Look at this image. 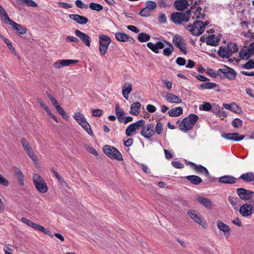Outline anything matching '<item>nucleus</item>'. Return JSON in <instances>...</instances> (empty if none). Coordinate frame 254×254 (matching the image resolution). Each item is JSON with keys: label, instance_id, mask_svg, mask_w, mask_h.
<instances>
[{"label": "nucleus", "instance_id": "1", "mask_svg": "<svg viewBox=\"0 0 254 254\" xmlns=\"http://www.w3.org/2000/svg\"><path fill=\"white\" fill-rule=\"evenodd\" d=\"M198 117L195 114H190L188 117L185 118L180 125L179 128L183 131H187L190 129L198 120Z\"/></svg>", "mask_w": 254, "mask_h": 254}, {"label": "nucleus", "instance_id": "2", "mask_svg": "<svg viewBox=\"0 0 254 254\" xmlns=\"http://www.w3.org/2000/svg\"><path fill=\"white\" fill-rule=\"evenodd\" d=\"M103 151L106 155L111 159L118 161L123 160V157L121 152L112 146L109 145H104L103 147Z\"/></svg>", "mask_w": 254, "mask_h": 254}, {"label": "nucleus", "instance_id": "3", "mask_svg": "<svg viewBox=\"0 0 254 254\" xmlns=\"http://www.w3.org/2000/svg\"><path fill=\"white\" fill-rule=\"evenodd\" d=\"M99 52L100 55L103 56L106 54L108 47L111 43V40L108 36L103 34L99 36Z\"/></svg>", "mask_w": 254, "mask_h": 254}, {"label": "nucleus", "instance_id": "4", "mask_svg": "<svg viewBox=\"0 0 254 254\" xmlns=\"http://www.w3.org/2000/svg\"><path fill=\"white\" fill-rule=\"evenodd\" d=\"M190 10H188L186 13L175 12L171 14L172 20L177 24H180L182 22H188L190 16Z\"/></svg>", "mask_w": 254, "mask_h": 254}, {"label": "nucleus", "instance_id": "5", "mask_svg": "<svg viewBox=\"0 0 254 254\" xmlns=\"http://www.w3.org/2000/svg\"><path fill=\"white\" fill-rule=\"evenodd\" d=\"M187 29L193 35L199 36L204 31L203 22L200 20H196L192 25L188 26Z\"/></svg>", "mask_w": 254, "mask_h": 254}, {"label": "nucleus", "instance_id": "6", "mask_svg": "<svg viewBox=\"0 0 254 254\" xmlns=\"http://www.w3.org/2000/svg\"><path fill=\"white\" fill-rule=\"evenodd\" d=\"M34 184L37 190L41 193L48 191V187L44 179L37 174H34L33 177Z\"/></svg>", "mask_w": 254, "mask_h": 254}, {"label": "nucleus", "instance_id": "7", "mask_svg": "<svg viewBox=\"0 0 254 254\" xmlns=\"http://www.w3.org/2000/svg\"><path fill=\"white\" fill-rule=\"evenodd\" d=\"M21 220L22 222L27 224L29 227H31V228L35 230H39V231L42 232L44 233L45 234L50 237H53V235L51 232L45 229L43 226L38 225L25 217L21 218Z\"/></svg>", "mask_w": 254, "mask_h": 254}, {"label": "nucleus", "instance_id": "8", "mask_svg": "<svg viewBox=\"0 0 254 254\" xmlns=\"http://www.w3.org/2000/svg\"><path fill=\"white\" fill-rule=\"evenodd\" d=\"M21 143L28 156L34 163H36L38 161L37 157L35 155L34 152L29 142L25 138H22L21 139Z\"/></svg>", "mask_w": 254, "mask_h": 254}, {"label": "nucleus", "instance_id": "9", "mask_svg": "<svg viewBox=\"0 0 254 254\" xmlns=\"http://www.w3.org/2000/svg\"><path fill=\"white\" fill-rule=\"evenodd\" d=\"M140 134L147 139H149L153 136L155 134L154 125L151 123L145 125L140 131Z\"/></svg>", "mask_w": 254, "mask_h": 254}, {"label": "nucleus", "instance_id": "10", "mask_svg": "<svg viewBox=\"0 0 254 254\" xmlns=\"http://www.w3.org/2000/svg\"><path fill=\"white\" fill-rule=\"evenodd\" d=\"M217 74L221 77H225L230 80H234L236 77L235 71L231 68L219 69L217 70Z\"/></svg>", "mask_w": 254, "mask_h": 254}, {"label": "nucleus", "instance_id": "11", "mask_svg": "<svg viewBox=\"0 0 254 254\" xmlns=\"http://www.w3.org/2000/svg\"><path fill=\"white\" fill-rule=\"evenodd\" d=\"M173 44L180 50L185 55L187 54L186 50V42L183 37L179 35H175L173 38Z\"/></svg>", "mask_w": 254, "mask_h": 254}, {"label": "nucleus", "instance_id": "12", "mask_svg": "<svg viewBox=\"0 0 254 254\" xmlns=\"http://www.w3.org/2000/svg\"><path fill=\"white\" fill-rule=\"evenodd\" d=\"M239 212L244 217H248L254 213V208L251 204L245 203L240 208Z\"/></svg>", "mask_w": 254, "mask_h": 254}, {"label": "nucleus", "instance_id": "13", "mask_svg": "<svg viewBox=\"0 0 254 254\" xmlns=\"http://www.w3.org/2000/svg\"><path fill=\"white\" fill-rule=\"evenodd\" d=\"M237 192L240 198L244 200L251 199L254 194V191L243 188L238 189Z\"/></svg>", "mask_w": 254, "mask_h": 254}, {"label": "nucleus", "instance_id": "14", "mask_svg": "<svg viewBox=\"0 0 254 254\" xmlns=\"http://www.w3.org/2000/svg\"><path fill=\"white\" fill-rule=\"evenodd\" d=\"M78 62V60L65 59L57 61L53 64L54 67L56 68H60L62 67L69 66L71 64H74Z\"/></svg>", "mask_w": 254, "mask_h": 254}, {"label": "nucleus", "instance_id": "15", "mask_svg": "<svg viewBox=\"0 0 254 254\" xmlns=\"http://www.w3.org/2000/svg\"><path fill=\"white\" fill-rule=\"evenodd\" d=\"M75 35L80 38L82 43L87 47L90 46L91 41L90 37L79 30H75L74 31Z\"/></svg>", "mask_w": 254, "mask_h": 254}, {"label": "nucleus", "instance_id": "16", "mask_svg": "<svg viewBox=\"0 0 254 254\" xmlns=\"http://www.w3.org/2000/svg\"><path fill=\"white\" fill-rule=\"evenodd\" d=\"M222 136L227 140L234 141H241L245 137L244 135H240L237 132L232 133H224L222 135Z\"/></svg>", "mask_w": 254, "mask_h": 254}, {"label": "nucleus", "instance_id": "17", "mask_svg": "<svg viewBox=\"0 0 254 254\" xmlns=\"http://www.w3.org/2000/svg\"><path fill=\"white\" fill-rule=\"evenodd\" d=\"M189 164L196 173L203 174L206 177L209 176V172L208 170L204 166L200 165H196L191 162H189Z\"/></svg>", "mask_w": 254, "mask_h": 254}, {"label": "nucleus", "instance_id": "18", "mask_svg": "<svg viewBox=\"0 0 254 254\" xmlns=\"http://www.w3.org/2000/svg\"><path fill=\"white\" fill-rule=\"evenodd\" d=\"M7 23L11 25L12 28L16 30L19 34L23 35L26 33L27 29L22 25L16 23L11 19H10Z\"/></svg>", "mask_w": 254, "mask_h": 254}, {"label": "nucleus", "instance_id": "19", "mask_svg": "<svg viewBox=\"0 0 254 254\" xmlns=\"http://www.w3.org/2000/svg\"><path fill=\"white\" fill-rule=\"evenodd\" d=\"M188 214L194 222L199 225H202V219L196 210L192 209L188 210Z\"/></svg>", "mask_w": 254, "mask_h": 254}, {"label": "nucleus", "instance_id": "20", "mask_svg": "<svg viewBox=\"0 0 254 254\" xmlns=\"http://www.w3.org/2000/svg\"><path fill=\"white\" fill-rule=\"evenodd\" d=\"M69 18L78 24L84 25L86 24L88 19L87 17L76 14H71L69 15Z\"/></svg>", "mask_w": 254, "mask_h": 254}, {"label": "nucleus", "instance_id": "21", "mask_svg": "<svg viewBox=\"0 0 254 254\" xmlns=\"http://www.w3.org/2000/svg\"><path fill=\"white\" fill-rule=\"evenodd\" d=\"M174 6L177 10L183 11L189 6V1L188 0H176Z\"/></svg>", "mask_w": 254, "mask_h": 254}, {"label": "nucleus", "instance_id": "22", "mask_svg": "<svg viewBox=\"0 0 254 254\" xmlns=\"http://www.w3.org/2000/svg\"><path fill=\"white\" fill-rule=\"evenodd\" d=\"M147 46L155 53H158L160 49H162L164 47V45L162 42H157L155 44L152 42H149L147 44Z\"/></svg>", "mask_w": 254, "mask_h": 254}, {"label": "nucleus", "instance_id": "23", "mask_svg": "<svg viewBox=\"0 0 254 254\" xmlns=\"http://www.w3.org/2000/svg\"><path fill=\"white\" fill-rule=\"evenodd\" d=\"M196 200L207 209H210L213 207V202L208 198L198 196L196 197Z\"/></svg>", "mask_w": 254, "mask_h": 254}, {"label": "nucleus", "instance_id": "24", "mask_svg": "<svg viewBox=\"0 0 254 254\" xmlns=\"http://www.w3.org/2000/svg\"><path fill=\"white\" fill-rule=\"evenodd\" d=\"M217 226L220 231L223 232L226 237L230 235L231 229L228 225L219 220L217 222Z\"/></svg>", "mask_w": 254, "mask_h": 254}, {"label": "nucleus", "instance_id": "25", "mask_svg": "<svg viewBox=\"0 0 254 254\" xmlns=\"http://www.w3.org/2000/svg\"><path fill=\"white\" fill-rule=\"evenodd\" d=\"M163 97L166 101L171 103L179 104L182 101V99L178 96L171 93H167L166 95Z\"/></svg>", "mask_w": 254, "mask_h": 254}, {"label": "nucleus", "instance_id": "26", "mask_svg": "<svg viewBox=\"0 0 254 254\" xmlns=\"http://www.w3.org/2000/svg\"><path fill=\"white\" fill-rule=\"evenodd\" d=\"M237 179L230 175H224L221 177L218 180L219 183L222 184H231L236 182Z\"/></svg>", "mask_w": 254, "mask_h": 254}, {"label": "nucleus", "instance_id": "27", "mask_svg": "<svg viewBox=\"0 0 254 254\" xmlns=\"http://www.w3.org/2000/svg\"><path fill=\"white\" fill-rule=\"evenodd\" d=\"M132 91V85L130 83L127 82L123 86L122 94L126 99H128V95Z\"/></svg>", "mask_w": 254, "mask_h": 254}, {"label": "nucleus", "instance_id": "28", "mask_svg": "<svg viewBox=\"0 0 254 254\" xmlns=\"http://www.w3.org/2000/svg\"><path fill=\"white\" fill-rule=\"evenodd\" d=\"M116 39L120 42H125L129 40V39H132L128 35L123 32H117L115 33Z\"/></svg>", "mask_w": 254, "mask_h": 254}, {"label": "nucleus", "instance_id": "29", "mask_svg": "<svg viewBox=\"0 0 254 254\" xmlns=\"http://www.w3.org/2000/svg\"><path fill=\"white\" fill-rule=\"evenodd\" d=\"M141 106V104L136 102L133 103L130 107V113L132 115L136 116L140 112V108Z\"/></svg>", "mask_w": 254, "mask_h": 254}, {"label": "nucleus", "instance_id": "30", "mask_svg": "<svg viewBox=\"0 0 254 254\" xmlns=\"http://www.w3.org/2000/svg\"><path fill=\"white\" fill-rule=\"evenodd\" d=\"M183 108L181 107H178L173 108L168 112V115L170 117H176L181 116L183 114Z\"/></svg>", "mask_w": 254, "mask_h": 254}, {"label": "nucleus", "instance_id": "31", "mask_svg": "<svg viewBox=\"0 0 254 254\" xmlns=\"http://www.w3.org/2000/svg\"><path fill=\"white\" fill-rule=\"evenodd\" d=\"M115 114L120 122L123 121V118L125 115L124 111L120 107L118 104H116L115 106Z\"/></svg>", "mask_w": 254, "mask_h": 254}, {"label": "nucleus", "instance_id": "32", "mask_svg": "<svg viewBox=\"0 0 254 254\" xmlns=\"http://www.w3.org/2000/svg\"><path fill=\"white\" fill-rule=\"evenodd\" d=\"M206 43L208 45L216 47L218 45L219 41L216 39L215 35H210L206 38Z\"/></svg>", "mask_w": 254, "mask_h": 254}, {"label": "nucleus", "instance_id": "33", "mask_svg": "<svg viewBox=\"0 0 254 254\" xmlns=\"http://www.w3.org/2000/svg\"><path fill=\"white\" fill-rule=\"evenodd\" d=\"M218 54L220 57L223 58L229 59L231 57L226 46L220 47L218 51Z\"/></svg>", "mask_w": 254, "mask_h": 254}, {"label": "nucleus", "instance_id": "34", "mask_svg": "<svg viewBox=\"0 0 254 254\" xmlns=\"http://www.w3.org/2000/svg\"><path fill=\"white\" fill-rule=\"evenodd\" d=\"M186 179L195 185L199 184L202 181L201 178L195 175L188 176L186 177Z\"/></svg>", "mask_w": 254, "mask_h": 254}, {"label": "nucleus", "instance_id": "35", "mask_svg": "<svg viewBox=\"0 0 254 254\" xmlns=\"http://www.w3.org/2000/svg\"><path fill=\"white\" fill-rule=\"evenodd\" d=\"M73 117L77 123L80 125L83 123H85V122L87 121L83 115L79 112L75 113Z\"/></svg>", "mask_w": 254, "mask_h": 254}, {"label": "nucleus", "instance_id": "36", "mask_svg": "<svg viewBox=\"0 0 254 254\" xmlns=\"http://www.w3.org/2000/svg\"><path fill=\"white\" fill-rule=\"evenodd\" d=\"M239 55L241 59L245 60H248L252 56L247 48L242 49L239 52Z\"/></svg>", "mask_w": 254, "mask_h": 254}, {"label": "nucleus", "instance_id": "37", "mask_svg": "<svg viewBox=\"0 0 254 254\" xmlns=\"http://www.w3.org/2000/svg\"><path fill=\"white\" fill-rule=\"evenodd\" d=\"M240 178L245 182H252L254 181V174L252 172L244 173L241 175Z\"/></svg>", "mask_w": 254, "mask_h": 254}, {"label": "nucleus", "instance_id": "38", "mask_svg": "<svg viewBox=\"0 0 254 254\" xmlns=\"http://www.w3.org/2000/svg\"><path fill=\"white\" fill-rule=\"evenodd\" d=\"M164 42L167 44L168 47L164 49L163 54L165 56L169 57L172 53V52L174 50V47L170 42H167L166 41H165Z\"/></svg>", "mask_w": 254, "mask_h": 254}, {"label": "nucleus", "instance_id": "39", "mask_svg": "<svg viewBox=\"0 0 254 254\" xmlns=\"http://www.w3.org/2000/svg\"><path fill=\"white\" fill-rule=\"evenodd\" d=\"M226 47L231 56L233 53H237L238 51V45L236 43H231L228 44Z\"/></svg>", "mask_w": 254, "mask_h": 254}, {"label": "nucleus", "instance_id": "40", "mask_svg": "<svg viewBox=\"0 0 254 254\" xmlns=\"http://www.w3.org/2000/svg\"><path fill=\"white\" fill-rule=\"evenodd\" d=\"M217 86V84L215 83L208 82L201 84L199 85V88L203 89H210L214 88Z\"/></svg>", "mask_w": 254, "mask_h": 254}, {"label": "nucleus", "instance_id": "41", "mask_svg": "<svg viewBox=\"0 0 254 254\" xmlns=\"http://www.w3.org/2000/svg\"><path fill=\"white\" fill-rule=\"evenodd\" d=\"M14 173L15 174V176L18 180V181L20 182V185H23L24 176L22 172L18 168H16L14 170Z\"/></svg>", "mask_w": 254, "mask_h": 254}, {"label": "nucleus", "instance_id": "42", "mask_svg": "<svg viewBox=\"0 0 254 254\" xmlns=\"http://www.w3.org/2000/svg\"><path fill=\"white\" fill-rule=\"evenodd\" d=\"M138 40L140 42H146L148 41L150 39V36L149 34L145 33H140L138 35Z\"/></svg>", "mask_w": 254, "mask_h": 254}, {"label": "nucleus", "instance_id": "43", "mask_svg": "<svg viewBox=\"0 0 254 254\" xmlns=\"http://www.w3.org/2000/svg\"><path fill=\"white\" fill-rule=\"evenodd\" d=\"M80 126L89 135L93 136L94 135L91 126L87 121H86L85 123L82 124Z\"/></svg>", "mask_w": 254, "mask_h": 254}, {"label": "nucleus", "instance_id": "44", "mask_svg": "<svg viewBox=\"0 0 254 254\" xmlns=\"http://www.w3.org/2000/svg\"><path fill=\"white\" fill-rule=\"evenodd\" d=\"M136 133V129L132 124L129 125L126 129V134L127 136H131Z\"/></svg>", "mask_w": 254, "mask_h": 254}, {"label": "nucleus", "instance_id": "45", "mask_svg": "<svg viewBox=\"0 0 254 254\" xmlns=\"http://www.w3.org/2000/svg\"><path fill=\"white\" fill-rule=\"evenodd\" d=\"M212 111L214 113H217L220 115V116H223V117H226L227 115V114L224 112L223 110V108L222 109H220V107L218 105H214L212 107Z\"/></svg>", "mask_w": 254, "mask_h": 254}, {"label": "nucleus", "instance_id": "46", "mask_svg": "<svg viewBox=\"0 0 254 254\" xmlns=\"http://www.w3.org/2000/svg\"><path fill=\"white\" fill-rule=\"evenodd\" d=\"M89 6L92 10L97 11H101L103 9V6L97 3L91 2L89 3Z\"/></svg>", "mask_w": 254, "mask_h": 254}, {"label": "nucleus", "instance_id": "47", "mask_svg": "<svg viewBox=\"0 0 254 254\" xmlns=\"http://www.w3.org/2000/svg\"><path fill=\"white\" fill-rule=\"evenodd\" d=\"M0 16L3 17V20L5 23H7L8 21L10 19L6 12L5 9L0 5Z\"/></svg>", "mask_w": 254, "mask_h": 254}, {"label": "nucleus", "instance_id": "48", "mask_svg": "<svg viewBox=\"0 0 254 254\" xmlns=\"http://www.w3.org/2000/svg\"><path fill=\"white\" fill-rule=\"evenodd\" d=\"M132 125L134 127L136 130H139L140 128L143 127L145 125V122L144 120L141 119L134 123H133Z\"/></svg>", "mask_w": 254, "mask_h": 254}, {"label": "nucleus", "instance_id": "49", "mask_svg": "<svg viewBox=\"0 0 254 254\" xmlns=\"http://www.w3.org/2000/svg\"><path fill=\"white\" fill-rule=\"evenodd\" d=\"M211 108L212 106L209 103L204 102L202 105L199 106V109L200 110L208 111L211 110Z\"/></svg>", "mask_w": 254, "mask_h": 254}, {"label": "nucleus", "instance_id": "50", "mask_svg": "<svg viewBox=\"0 0 254 254\" xmlns=\"http://www.w3.org/2000/svg\"><path fill=\"white\" fill-rule=\"evenodd\" d=\"M155 132L158 134H160L163 132V125L160 122H158L156 124Z\"/></svg>", "mask_w": 254, "mask_h": 254}, {"label": "nucleus", "instance_id": "51", "mask_svg": "<svg viewBox=\"0 0 254 254\" xmlns=\"http://www.w3.org/2000/svg\"><path fill=\"white\" fill-rule=\"evenodd\" d=\"M146 7L150 11L153 10L156 7V3L152 1H148L146 3Z\"/></svg>", "mask_w": 254, "mask_h": 254}, {"label": "nucleus", "instance_id": "52", "mask_svg": "<svg viewBox=\"0 0 254 254\" xmlns=\"http://www.w3.org/2000/svg\"><path fill=\"white\" fill-rule=\"evenodd\" d=\"M232 125L234 127L238 128L242 126V122L240 119L236 118L233 121Z\"/></svg>", "mask_w": 254, "mask_h": 254}, {"label": "nucleus", "instance_id": "53", "mask_svg": "<svg viewBox=\"0 0 254 254\" xmlns=\"http://www.w3.org/2000/svg\"><path fill=\"white\" fill-rule=\"evenodd\" d=\"M243 67L246 69H252L254 68V62L252 60H249L243 65Z\"/></svg>", "mask_w": 254, "mask_h": 254}, {"label": "nucleus", "instance_id": "54", "mask_svg": "<svg viewBox=\"0 0 254 254\" xmlns=\"http://www.w3.org/2000/svg\"><path fill=\"white\" fill-rule=\"evenodd\" d=\"M231 111L236 113H240L242 112V109L235 103H232Z\"/></svg>", "mask_w": 254, "mask_h": 254}, {"label": "nucleus", "instance_id": "55", "mask_svg": "<svg viewBox=\"0 0 254 254\" xmlns=\"http://www.w3.org/2000/svg\"><path fill=\"white\" fill-rule=\"evenodd\" d=\"M139 14L142 16L147 17L150 15V11L145 7L140 10Z\"/></svg>", "mask_w": 254, "mask_h": 254}, {"label": "nucleus", "instance_id": "56", "mask_svg": "<svg viewBox=\"0 0 254 254\" xmlns=\"http://www.w3.org/2000/svg\"><path fill=\"white\" fill-rule=\"evenodd\" d=\"M103 114V111L99 109H94L92 112V115L95 117H99Z\"/></svg>", "mask_w": 254, "mask_h": 254}, {"label": "nucleus", "instance_id": "57", "mask_svg": "<svg viewBox=\"0 0 254 254\" xmlns=\"http://www.w3.org/2000/svg\"><path fill=\"white\" fill-rule=\"evenodd\" d=\"M58 4L59 7H62L64 9L70 8L72 7L71 4L64 2H58Z\"/></svg>", "mask_w": 254, "mask_h": 254}, {"label": "nucleus", "instance_id": "58", "mask_svg": "<svg viewBox=\"0 0 254 254\" xmlns=\"http://www.w3.org/2000/svg\"><path fill=\"white\" fill-rule=\"evenodd\" d=\"M176 64L180 66L185 65L186 64V60L182 57H178L176 60Z\"/></svg>", "mask_w": 254, "mask_h": 254}, {"label": "nucleus", "instance_id": "59", "mask_svg": "<svg viewBox=\"0 0 254 254\" xmlns=\"http://www.w3.org/2000/svg\"><path fill=\"white\" fill-rule=\"evenodd\" d=\"M171 164L175 168L178 169H182L184 167V165L180 161H172Z\"/></svg>", "mask_w": 254, "mask_h": 254}, {"label": "nucleus", "instance_id": "60", "mask_svg": "<svg viewBox=\"0 0 254 254\" xmlns=\"http://www.w3.org/2000/svg\"><path fill=\"white\" fill-rule=\"evenodd\" d=\"M228 200L230 204L232 205V206L234 207V208L236 209V207L235 208V206L237 205V200L235 198L232 197V196H229L228 197Z\"/></svg>", "mask_w": 254, "mask_h": 254}, {"label": "nucleus", "instance_id": "61", "mask_svg": "<svg viewBox=\"0 0 254 254\" xmlns=\"http://www.w3.org/2000/svg\"><path fill=\"white\" fill-rule=\"evenodd\" d=\"M195 78L201 81H209V79L204 76V75L198 74L197 75L195 76Z\"/></svg>", "mask_w": 254, "mask_h": 254}, {"label": "nucleus", "instance_id": "62", "mask_svg": "<svg viewBox=\"0 0 254 254\" xmlns=\"http://www.w3.org/2000/svg\"><path fill=\"white\" fill-rule=\"evenodd\" d=\"M0 184L4 186H7L9 184L8 181L6 180L2 175L0 174Z\"/></svg>", "mask_w": 254, "mask_h": 254}, {"label": "nucleus", "instance_id": "63", "mask_svg": "<svg viewBox=\"0 0 254 254\" xmlns=\"http://www.w3.org/2000/svg\"><path fill=\"white\" fill-rule=\"evenodd\" d=\"M25 4L33 7H36L38 6L37 3L33 0H26Z\"/></svg>", "mask_w": 254, "mask_h": 254}, {"label": "nucleus", "instance_id": "64", "mask_svg": "<svg viewBox=\"0 0 254 254\" xmlns=\"http://www.w3.org/2000/svg\"><path fill=\"white\" fill-rule=\"evenodd\" d=\"M247 49L252 56L254 55V43H252Z\"/></svg>", "mask_w": 254, "mask_h": 254}]
</instances>
